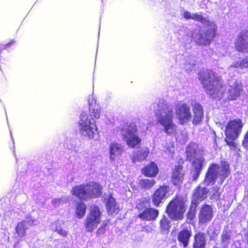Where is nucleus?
I'll return each mask as SVG.
<instances>
[{
  "label": "nucleus",
  "instance_id": "obj_28",
  "mask_svg": "<svg viewBox=\"0 0 248 248\" xmlns=\"http://www.w3.org/2000/svg\"><path fill=\"white\" fill-rule=\"evenodd\" d=\"M89 109L90 111V114L89 115L87 114L88 116H90V118L97 119L100 117V107L98 104L94 103V104H93V99H92V103H91L90 99H89Z\"/></svg>",
  "mask_w": 248,
  "mask_h": 248
},
{
  "label": "nucleus",
  "instance_id": "obj_46",
  "mask_svg": "<svg viewBox=\"0 0 248 248\" xmlns=\"http://www.w3.org/2000/svg\"><path fill=\"white\" fill-rule=\"evenodd\" d=\"M10 135H11V136L12 137V132H11V131H10Z\"/></svg>",
  "mask_w": 248,
  "mask_h": 248
},
{
  "label": "nucleus",
  "instance_id": "obj_5",
  "mask_svg": "<svg viewBox=\"0 0 248 248\" xmlns=\"http://www.w3.org/2000/svg\"><path fill=\"white\" fill-rule=\"evenodd\" d=\"M102 187L96 183H90L87 185H80L74 186L71 192L73 195L84 200L96 198L102 193Z\"/></svg>",
  "mask_w": 248,
  "mask_h": 248
},
{
  "label": "nucleus",
  "instance_id": "obj_40",
  "mask_svg": "<svg viewBox=\"0 0 248 248\" xmlns=\"http://www.w3.org/2000/svg\"><path fill=\"white\" fill-rule=\"evenodd\" d=\"M200 172H201L200 170H193V179L194 180H196L198 178Z\"/></svg>",
  "mask_w": 248,
  "mask_h": 248
},
{
  "label": "nucleus",
  "instance_id": "obj_43",
  "mask_svg": "<svg viewBox=\"0 0 248 248\" xmlns=\"http://www.w3.org/2000/svg\"><path fill=\"white\" fill-rule=\"evenodd\" d=\"M12 44V43H8L6 45V46H10L11 45V44Z\"/></svg>",
  "mask_w": 248,
  "mask_h": 248
},
{
  "label": "nucleus",
  "instance_id": "obj_35",
  "mask_svg": "<svg viewBox=\"0 0 248 248\" xmlns=\"http://www.w3.org/2000/svg\"><path fill=\"white\" fill-rule=\"evenodd\" d=\"M68 200V198L65 197H62L61 198L54 199L52 201V204L55 207H58L60 205L63 204L66 202Z\"/></svg>",
  "mask_w": 248,
  "mask_h": 248
},
{
  "label": "nucleus",
  "instance_id": "obj_8",
  "mask_svg": "<svg viewBox=\"0 0 248 248\" xmlns=\"http://www.w3.org/2000/svg\"><path fill=\"white\" fill-rule=\"evenodd\" d=\"M117 133L122 135L123 140L130 147L133 148L141 142L137 134V126L133 123L124 125L122 128H119Z\"/></svg>",
  "mask_w": 248,
  "mask_h": 248
},
{
  "label": "nucleus",
  "instance_id": "obj_26",
  "mask_svg": "<svg viewBox=\"0 0 248 248\" xmlns=\"http://www.w3.org/2000/svg\"><path fill=\"white\" fill-rule=\"evenodd\" d=\"M158 167L157 165L153 162L145 166L142 170V173L145 176L154 177L158 172Z\"/></svg>",
  "mask_w": 248,
  "mask_h": 248
},
{
  "label": "nucleus",
  "instance_id": "obj_9",
  "mask_svg": "<svg viewBox=\"0 0 248 248\" xmlns=\"http://www.w3.org/2000/svg\"><path fill=\"white\" fill-rule=\"evenodd\" d=\"M169 217L175 220L182 219L186 211L184 199L177 197L171 200L167 207Z\"/></svg>",
  "mask_w": 248,
  "mask_h": 248
},
{
  "label": "nucleus",
  "instance_id": "obj_18",
  "mask_svg": "<svg viewBox=\"0 0 248 248\" xmlns=\"http://www.w3.org/2000/svg\"><path fill=\"white\" fill-rule=\"evenodd\" d=\"M124 152V147L120 143L112 142L109 145V158L114 160L117 157L121 155Z\"/></svg>",
  "mask_w": 248,
  "mask_h": 248
},
{
  "label": "nucleus",
  "instance_id": "obj_25",
  "mask_svg": "<svg viewBox=\"0 0 248 248\" xmlns=\"http://www.w3.org/2000/svg\"><path fill=\"white\" fill-rule=\"evenodd\" d=\"M184 174L182 172V167L180 165L175 166L174 169L171 181L174 185H179L182 182Z\"/></svg>",
  "mask_w": 248,
  "mask_h": 248
},
{
  "label": "nucleus",
  "instance_id": "obj_38",
  "mask_svg": "<svg viewBox=\"0 0 248 248\" xmlns=\"http://www.w3.org/2000/svg\"><path fill=\"white\" fill-rule=\"evenodd\" d=\"M160 227L164 230H167L169 228V221L165 217H163L160 221Z\"/></svg>",
  "mask_w": 248,
  "mask_h": 248
},
{
  "label": "nucleus",
  "instance_id": "obj_33",
  "mask_svg": "<svg viewBox=\"0 0 248 248\" xmlns=\"http://www.w3.org/2000/svg\"><path fill=\"white\" fill-rule=\"evenodd\" d=\"M86 211V205L82 202H80L77 207L76 214L78 217L79 218L82 217L85 214Z\"/></svg>",
  "mask_w": 248,
  "mask_h": 248
},
{
  "label": "nucleus",
  "instance_id": "obj_7",
  "mask_svg": "<svg viewBox=\"0 0 248 248\" xmlns=\"http://www.w3.org/2000/svg\"><path fill=\"white\" fill-rule=\"evenodd\" d=\"M243 124L239 119L230 121L225 128V141L231 148L235 147L234 141L237 139L242 131Z\"/></svg>",
  "mask_w": 248,
  "mask_h": 248
},
{
  "label": "nucleus",
  "instance_id": "obj_31",
  "mask_svg": "<svg viewBox=\"0 0 248 248\" xmlns=\"http://www.w3.org/2000/svg\"><path fill=\"white\" fill-rule=\"evenodd\" d=\"M156 183L155 179H143L140 180L139 185L140 187L144 189H149L153 187Z\"/></svg>",
  "mask_w": 248,
  "mask_h": 248
},
{
  "label": "nucleus",
  "instance_id": "obj_13",
  "mask_svg": "<svg viewBox=\"0 0 248 248\" xmlns=\"http://www.w3.org/2000/svg\"><path fill=\"white\" fill-rule=\"evenodd\" d=\"M213 209L209 205H204L201 208L199 214V222L202 225L210 221L213 217Z\"/></svg>",
  "mask_w": 248,
  "mask_h": 248
},
{
  "label": "nucleus",
  "instance_id": "obj_21",
  "mask_svg": "<svg viewBox=\"0 0 248 248\" xmlns=\"http://www.w3.org/2000/svg\"><path fill=\"white\" fill-rule=\"evenodd\" d=\"M158 215V211L156 209L148 208L141 211L139 214V217L142 220L147 221L154 220Z\"/></svg>",
  "mask_w": 248,
  "mask_h": 248
},
{
  "label": "nucleus",
  "instance_id": "obj_27",
  "mask_svg": "<svg viewBox=\"0 0 248 248\" xmlns=\"http://www.w3.org/2000/svg\"><path fill=\"white\" fill-rule=\"evenodd\" d=\"M32 222V220L31 221L28 218L27 220H23L17 224L16 230V232L19 237H22L25 235L26 231L28 229Z\"/></svg>",
  "mask_w": 248,
  "mask_h": 248
},
{
  "label": "nucleus",
  "instance_id": "obj_32",
  "mask_svg": "<svg viewBox=\"0 0 248 248\" xmlns=\"http://www.w3.org/2000/svg\"><path fill=\"white\" fill-rule=\"evenodd\" d=\"M235 68H245L248 67V59H244L240 62H234L228 68L229 71L232 70V69Z\"/></svg>",
  "mask_w": 248,
  "mask_h": 248
},
{
  "label": "nucleus",
  "instance_id": "obj_44",
  "mask_svg": "<svg viewBox=\"0 0 248 248\" xmlns=\"http://www.w3.org/2000/svg\"><path fill=\"white\" fill-rule=\"evenodd\" d=\"M169 151H170V152H171V153H172V152H173V150H172V148H171V149H169Z\"/></svg>",
  "mask_w": 248,
  "mask_h": 248
},
{
  "label": "nucleus",
  "instance_id": "obj_17",
  "mask_svg": "<svg viewBox=\"0 0 248 248\" xmlns=\"http://www.w3.org/2000/svg\"><path fill=\"white\" fill-rule=\"evenodd\" d=\"M232 82L227 92L228 98L230 100H235L239 96L242 87L235 80L232 79Z\"/></svg>",
  "mask_w": 248,
  "mask_h": 248
},
{
  "label": "nucleus",
  "instance_id": "obj_39",
  "mask_svg": "<svg viewBox=\"0 0 248 248\" xmlns=\"http://www.w3.org/2000/svg\"><path fill=\"white\" fill-rule=\"evenodd\" d=\"M243 145L247 148H248V130L245 134L244 139L243 141Z\"/></svg>",
  "mask_w": 248,
  "mask_h": 248
},
{
  "label": "nucleus",
  "instance_id": "obj_6",
  "mask_svg": "<svg viewBox=\"0 0 248 248\" xmlns=\"http://www.w3.org/2000/svg\"><path fill=\"white\" fill-rule=\"evenodd\" d=\"M78 126L79 133L83 139H94L97 129L96 123L93 119L90 118V116L86 113L81 114Z\"/></svg>",
  "mask_w": 248,
  "mask_h": 248
},
{
  "label": "nucleus",
  "instance_id": "obj_42",
  "mask_svg": "<svg viewBox=\"0 0 248 248\" xmlns=\"http://www.w3.org/2000/svg\"><path fill=\"white\" fill-rule=\"evenodd\" d=\"M211 248H219L216 246H213Z\"/></svg>",
  "mask_w": 248,
  "mask_h": 248
},
{
  "label": "nucleus",
  "instance_id": "obj_24",
  "mask_svg": "<svg viewBox=\"0 0 248 248\" xmlns=\"http://www.w3.org/2000/svg\"><path fill=\"white\" fill-rule=\"evenodd\" d=\"M208 192V191L206 188L198 187L195 190L192 202H194L198 204L200 202L207 198Z\"/></svg>",
  "mask_w": 248,
  "mask_h": 248
},
{
  "label": "nucleus",
  "instance_id": "obj_12",
  "mask_svg": "<svg viewBox=\"0 0 248 248\" xmlns=\"http://www.w3.org/2000/svg\"><path fill=\"white\" fill-rule=\"evenodd\" d=\"M170 190V187L166 185L160 186L156 189L152 196V200L154 204L158 206L161 202L167 198L168 197L167 194Z\"/></svg>",
  "mask_w": 248,
  "mask_h": 248
},
{
  "label": "nucleus",
  "instance_id": "obj_45",
  "mask_svg": "<svg viewBox=\"0 0 248 248\" xmlns=\"http://www.w3.org/2000/svg\"><path fill=\"white\" fill-rule=\"evenodd\" d=\"M246 248H248V242H247V245H246Z\"/></svg>",
  "mask_w": 248,
  "mask_h": 248
},
{
  "label": "nucleus",
  "instance_id": "obj_2",
  "mask_svg": "<svg viewBox=\"0 0 248 248\" xmlns=\"http://www.w3.org/2000/svg\"><path fill=\"white\" fill-rule=\"evenodd\" d=\"M199 78L207 94L214 98L224 96L226 88L216 73L212 71H207L204 74L201 72Z\"/></svg>",
  "mask_w": 248,
  "mask_h": 248
},
{
  "label": "nucleus",
  "instance_id": "obj_29",
  "mask_svg": "<svg viewBox=\"0 0 248 248\" xmlns=\"http://www.w3.org/2000/svg\"><path fill=\"white\" fill-rule=\"evenodd\" d=\"M231 231L228 229H224L221 235V245L223 248L228 247L231 238Z\"/></svg>",
  "mask_w": 248,
  "mask_h": 248
},
{
  "label": "nucleus",
  "instance_id": "obj_30",
  "mask_svg": "<svg viewBox=\"0 0 248 248\" xmlns=\"http://www.w3.org/2000/svg\"><path fill=\"white\" fill-rule=\"evenodd\" d=\"M192 163L194 170L201 171L203 165L205 163V160L202 155L194 158Z\"/></svg>",
  "mask_w": 248,
  "mask_h": 248
},
{
  "label": "nucleus",
  "instance_id": "obj_14",
  "mask_svg": "<svg viewBox=\"0 0 248 248\" xmlns=\"http://www.w3.org/2000/svg\"><path fill=\"white\" fill-rule=\"evenodd\" d=\"M235 48L238 51L248 52V31L240 33L235 42Z\"/></svg>",
  "mask_w": 248,
  "mask_h": 248
},
{
  "label": "nucleus",
  "instance_id": "obj_47",
  "mask_svg": "<svg viewBox=\"0 0 248 248\" xmlns=\"http://www.w3.org/2000/svg\"><path fill=\"white\" fill-rule=\"evenodd\" d=\"M172 248H177L176 247H172Z\"/></svg>",
  "mask_w": 248,
  "mask_h": 248
},
{
  "label": "nucleus",
  "instance_id": "obj_1",
  "mask_svg": "<svg viewBox=\"0 0 248 248\" xmlns=\"http://www.w3.org/2000/svg\"><path fill=\"white\" fill-rule=\"evenodd\" d=\"M154 112L158 123L163 127L164 131L170 134L176 130L173 122L174 113L171 106L163 99H159L153 104Z\"/></svg>",
  "mask_w": 248,
  "mask_h": 248
},
{
  "label": "nucleus",
  "instance_id": "obj_36",
  "mask_svg": "<svg viewBox=\"0 0 248 248\" xmlns=\"http://www.w3.org/2000/svg\"><path fill=\"white\" fill-rule=\"evenodd\" d=\"M211 192L212 193V196L215 199H218L220 197V192L219 191V188L217 186H213L212 188Z\"/></svg>",
  "mask_w": 248,
  "mask_h": 248
},
{
  "label": "nucleus",
  "instance_id": "obj_34",
  "mask_svg": "<svg viewBox=\"0 0 248 248\" xmlns=\"http://www.w3.org/2000/svg\"><path fill=\"white\" fill-rule=\"evenodd\" d=\"M197 206V204L194 202H192L190 209L187 215V217L188 219L191 220L194 218Z\"/></svg>",
  "mask_w": 248,
  "mask_h": 248
},
{
  "label": "nucleus",
  "instance_id": "obj_19",
  "mask_svg": "<svg viewBox=\"0 0 248 248\" xmlns=\"http://www.w3.org/2000/svg\"><path fill=\"white\" fill-rule=\"evenodd\" d=\"M149 153V150L145 147L137 148L133 153L132 160L133 162H141L146 159Z\"/></svg>",
  "mask_w": 248,
  "mask_h": 248
},
{
  "label": "nucleus",
  "instance_id": "obj_20",
  "mask_svg": "<svg viewBox=\"0 0 248 248\" xmlns=\"http://www.w3.org/2000/svg\"><path fill=\"white\" fill-rule=\"evenodd\" d=\"M104 202L108 214L112 215L118 212L119 207L115 199L111 195L104 194Z\"/></svg>",
  "mask_w": 248,
  "mask_h": 248
},
{
  "label": "nucleus",
  "instance_id": "obj_23",
  "mask_svg": "<svg viewBox=\"0 0 248 248\" xmlns=\"http://www.w3.org/2000/svg\"><path fill=\"white\" fill-rule=\"evenodd\" d=\"M193 248H205L206 243L205 235L203 232H199L194 235Z\"/></svg>",
  "mask_w": 248,
  "mask_h": 248
},
{
  "label": "nucleus",
  "instance_id": "obj_41",
  "mask_svg": "<svg viewBox=\"0 0 248 248\" xmlns=\"http://www.w3.org/2000/svg\"><path fill=\"white\" fill-rule=\"evenodd\" d=\"M105 231L104 227H100L97 231L98 234L103 233Z\"/></svg>",
  "mask_w": 248,
  "mask_h": 248
},
{
  "label": "nucleus",
  "instance_id": "obj_4",
  "mask_svg": "<svg viewBox=\"0 0 248 248\" xmlns=\"http://www.w3.org/2000/svg\"><path fill=\"white\" fill-rule=\"evenodd\" d=\"M229 172V165L227 162L221 163L220 166L213 164L209 168L203 183L205 186L213 185L217 178L219 177L220 183L222 184Z\"/></svg>",
  "mask_w": 248,
  "mask_h": 248
},
{
  "label": "nucleus",
  "instance_id": "obj_11",
  "mask_svg": "<svg viewBox=\"0 0 248 248\" xmlns=\"http://www.w3.org/2000/svg\"><path fill=\"white\" fill-rule=\"evenodd\" d=\"M175 113L181 124H186L191 118L190 108L185 103L180 104L176 106Z\"/></svg>",
  "mask_w": 248,
  "mask_h": 248
},
{
  "label": "nucleus",
  "instance_id": "obj_37",
  "mask_svg": "<svg viewBox=\"0 0 248 248\" xmlns=\"http://www.w3.org/2000/svg\"><path fill=\"white\" fill-rule=\"evenodd\" d=\"M57 224L58 223L56 224L55 231L62 236H66L67 234V232L65 230L62 229L60 225L58 226Z\"/></svg>",
  "mask_w": 248,
  "mask_h": 248
},
{
  "label": "nucleus",
  "instance_id": "obj_10",
  "mask_svg": "<svg viewBox=\"0 0 248 248\" xmlns=\"http://www.w3.org/2000/svg\"><path fill=\"white\" fill-rule=\"evenodd\" d=\"M101 213L98 207H92L85 221V227L87 231L93 232L101 222Z\"/></svg>",
  "mask_w": 248,
  "mask_h": 248
},
{
  "label": "nucleus",
  "instance_id": "obj_22",
  "mask_svg": "<svg viewBox=\"0 0 248 248\" xmlns=\"http://www.w3.org/2000/svg\"><path fill=\"white\" fill-rule=\"evenodd\" d=\"M193 124H200L203 117V112L202 106L198 104H195L193 106Z\"/></svg>",
  "mask_w": 248,
  "mask_h": 248
},
{
  "label": "nucleus",
  "instance_id": "obj_16",
  "mask_svg": "<svg viewBox=\"0 0 248 248\" xmlns=\"http://www.w3.org/2000/svg\"><path fill=\"white\" fill-rule=\"evenodd\" d=\"M192 233L190 229H184L178 233L177 240L180 245L183 248H186L188 246Z\"/></svg>",
  "mask_w": 248,
  "mask_h": 248
},
{
  "label": "nucleus",
  "instance_id": "obj_15",
  "mask_svg": "<svg viewBox=\"0 0 248 248\" xmlns=\"http://www.w3.org/2000/svg\"><path fill=\"white\" fill-rule=\"evenodd\" d=\"M203 151L195 143H189L186 149L187 159L190 161L202 155Z\"/></svg>",
  "mask_w": 248,
  "mask_h": 248
},
{
  "label": "nucleus",
  "instance_id": "obj_3",
  "mask_svg": "<svg viewBox=\"0 0 248 248\" xmlns=\"http://www.w3.org/2000/svg\"><path fill=\"white\" fill-rule=\"evenodd\" d=\"M183 16L186 19L195 20L207 25L206 32L204 33V34L202 32L200 33L198 43L204 45L209 44L216 34L217 26L215 23L214 22L207 20L201 15L197 13L192 14L187 11H185Z\"/></svg>",
  "mask_w": 248,
  "mask_h": 248
}]
</instances>
